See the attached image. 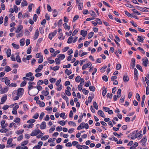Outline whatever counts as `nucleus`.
Here are the masks:
<instances>
[{
  "label": "nucleus",
  "instance_id": "473e14b6",
  "mask_svg": "<svg viewBox=\"0 0 149 149\" xmlns=\"http://www.w3.org/2000/svg\"><path fill=\"white\" fill-rule=\"evenodd\" d=\"M12 45L13 47H14V48L16 49H19V45H16L14 43H13L12 44Z\"/></svg>",
  "mask_w": 149,
  "mask_h": 149
},
{
  "label": "nucleus",
  "instance_id": "6e6d98bb",
  "mask_svg": "<svg viewBox=\"0 0 149 149\" xmlns=\"http://www.w3.org/2000/svg\"><path fill=\"white\" fill-rule=\"evenodd\" d=\"M33 75V74L32 72H29L27 73L26 74V77H29L32 76Z\"/></svg>",
  "mask_w": 149,
  "mask_h": 149
},
{
  "label": "nucleus",
  "instance_id": "4c0bfd02",
  "mask_svg": "<svg viewBox=\"0 0 149 149\" xmlns=\"http://www.w3.org/2000/svg\"><path fill=\"white\" fill-rule=\"evenodd\" d=\"M55 61L56 64L59 65L60 64L61 60L58 58H56L55 59Z\"/></svg>",
  "mask_w": 149,
  "mask_h": 149
},
{
  "label": "nucleus",
  "instance_id": "7c9ffc66",
  "mask_svg": "<svg viewBox=\"0 0 149 149\" xmlns=\"http://www.w3.org/2000/svg\"><path fill=\"white\" fill-rule=\"evenodd\" d=\"M11 70V69L8 66H6L5 67V69L4 71L8 72L10 71Z\"/></svg>",
  "mask_w": 149,
  "mask_h": 149
},
{
  "label": "nucleus",
  "instance_id": "412c9836",
  "mask_svg": "<svg viewBox=\"0 0 149 149\" xmlns=\"http://www.w3.org/2000/svg\"><path fill=\"white\" fill-rule=\"evenodd\" d=\"M138 38L137 39V40L139 42H143V41L144 39L143 38L140 36H138Z\"/></svg>",
  "mask_w": 149,
  "mask_h": 149
},
{
  "label": "nucleus",
  "instance_id": "9d476101",
  "mask_svg": "<svg viewBox=\"0 0 149 149\" xmlns=\"http://www.w3.org/2000/svg\"><path fill=\"white\" fill-rule=\"evenodd\" d=\"M46 127V123L45 121L42 122L40 126V128L41 130L44 129Z\"/></svg>",
  "mask_w": 149,
  "mask_h": 149
},
{
  "label": "nucleus",
  "instance_id": "bf43d9fd",
  "mask_svg": "<svg viewBox=\"0 0 149 149\" xmlns=\"http://www.w3.org/2000/svg\"><path fill=\"white\" fill-rule=\"evenodd\" d=\"M95 21L97 24H101L102 22L101 20L99 18H97L95 20Z\"/></svg>",
  "mask_w": 149,
  "mask_h": 149
},
{
  "label": "nucleus",
  "instance_id": "8fccbe9b",
  "mask_svg": "<svg viewBox=\"0 0 149 149\" xmlns=\"http://www.w3.org/2000/svg\"><path fill=\"white\" fill-rule=\"evenodd\" d=\"M44 83V81L42 80H39L37 82V84L38 85H42Z\"/></svg>",
  "mask_w": 149,
  "mask_h": 149
},
{
  "label": "nucleus",
  "instance_id": "5fc2aeb1",
  "mask_svg": "<svg viewBox=\"0 0 149 149\" xmlns=\"http://www.w3.org/2000/svg\"><path fill=\"white\" fill-rule=\"evenodd\" d=\"M58 123L60 124L61 125L63 126L65 125V123L63 120H61L58 122Z\"/></svg>",
  "mask_w": 149,
  "mask_h": 149
},
{
  "label": "nucleus",
  "instance_id": "c756f323",
  "mask_svg": "<svg viewBox=\"0 0 149 149\" xmlns=\"http://www.w3.org/2000/svg\"><path fill=\"white\" fill-rule=\"evenodd\" d=\"M68 124L69 125H72L74 127L76 126V123L73 121H70L68 122Z\"/></svg>",
  "mask_w": 149,
  "mask_h": 149
},
{
  "label": "nucleus",
  "instance_id": "4468645a",
  "mask_svg": "<svg viewBox=\"0 0 149 149\" xmlns=\"http://www.w3.org/2000/svg\"><path fill=\"white\" fill-rule=\"evenodd\" d=\"M8 90V88L7 87H5L3 89H1V90L0 93L1 94H3L6 92Z\"/></svg>",
  "mask_w": 149,
  "mask_h": 149
},
{
  "label": "nucleus",
  "instance_id": "9b49d317",
  "mask_svg": "<svg viewBox=\"0 0 149 149\" xmlns=\"http://www.w3.org/2000/svg\"><path fill=\"white\" fill-rule=\"evenodd\" d=\"M7 77L4 78L2 79V81H5V84L7 85H10V81L8 79H7Z\"/></svg>",
  "mask_w": 149,
  "mask_h": 149
},
{
  "label": "nucleus",
  "instance_id": "f3484780",
  "mask_svg": "<svg viewBox=\"0 0 149 149\" xmlns=\"http://www.w3.org/2000/svg\"><path fill=\"white\" fill-rule=\"evenodd\" d=\"M97 113L99 116H100L101 117H102L103 118H104V113L101 110H99L98 111Z\"/></svg>",
  "mask_w": 149,
  "mask_h": 149
},
{
  "label": "nucleus",
  "instance_id": "2f4dec72",
  "mask_svg": "<svg viewBox=\"0 0 149 149\" xmlns=\"http://www.w3.org/2000/svg\"><path fill=\"white\" fill-rule=\"evenodd\" d=\"M94 32H91L89 33L88 35V39L91 38L93 36Z\"/></svg>",
  "mask_w": 149,
  "mask_h": 149
},
{
  "label": "nucleus",
  "instance_id": "e2e57ef3",
  "mask_svg": "<svg viewBox=\"0 0 149 149\" xmlns=\"http://www.w3.org/2000/svg\"><path fill=\"white\" fill-rule=\"evenodd\" d=\"M34 76L30 77L29 78H26V81H33L34 79Z\"/></svg>",
  "mask_w": 149,
  "mask_h": 149
},
{
  "label": "nucleus",
  "instance_id": "a211bd4d",
  "mask_svg": "<svg viewBox=\"0 0 149 149\" xmlns=\"http://www.w3.org/2000/svg\"><path fill=\"white\" fill-rule=\"evenodd\" d=\"M135 59L134 58H132L131 60V66L132 68H133L135 65Z\"/></svg>",
  "mask_w": 149,
  "mask_h": 149
},
{
  "label": "nucleus",
  "instance_id": "b1692460",
  "mask_svg": "<svg viewBox=\"0 0 149 149\" xmlns=\"http://www.w3.org/2000/svg\"><path fill=\"white\" fill-rule=\"evenodd\" d=\"M57 57L60 59L63 60L65 58V56L63 54H59L58 55Z\"/></svg>",
  "mask_w": 149,
  "mask_h": 149
},
{
  "label": "nucleus",
  "instance_id": "680f3d73",
  "mask_svg": "<svg viewBox=\"0 0 149 149\" xmlns=\"http://www.w3.org/2000/svg\"><path fill=\"white\" fill-rule=\"evenodd\" d=\"M44 115L45 113L44 112H42L41 113L39 117V119L40 120H42V119L43 118Z\"/></svg>",
  "mask_w": 149,
  "mask_h": 149
},
{
  "label": "nucleus",
  "instance_id": "864d4df0",
  "mask_svg": "<svg viewBox=\"0 0 149 149\" xmlns=\"http://www.w3.org/2000/svg\"><path fill=\"white\" fill-rule=\"evenodd\" d=\"M62 97L63 99L66 101V102L67 103L68 100V97H67L65 94L63 95H62Z\"/></svg>",
  "mask_w": 149,
  "mask_h": 149
},
{
  "label": "nucleus",
  "instance_id": "0e129e2a",
  "mask_svg": "<svg viewBox=\"0 0 149 149\" xmlns=\"http://www.w3.org/2000/svg\"><path fill=\"white\" fill-rule=\"evenodd\" d=\"M102 78L103 80L105 81H108V77L107 76H103L102 77Z\"/></svg>",
  "mask_w": 149,
  "mask_h": 149
},
{
  "label": "nucleus",
  "instance_id": "aec40b11",
  "mask_svg": "<svg viewBox=\"0 0 149 149\" xmlns=\"http://www.w3.org/2000/svg\"><path fill=\"white\" fill-rule=\"evenodd\" d=\"M5 123V120H2L1 123V125L2 128H5L7 127V125H4Z\"/></svg>",
  "mask_w": 149,
  "mask_h": 149
},
{
  "label": "nucleus",
  "instance_id": "13d9d810",
  "mask_svg": "<svg viewBox=\"0 0 149 149\" xmlns=\"http://www.w3.org/2000/svg\"><path fill=\"white\" fill-rule=\"evenodd\" d=\"M78 6L79 8H80L81 9L83 7L82 2L81 3H80L78 4Z\"/></svg>",
  "mask_w": 149,
  "mask_h": 149
},
{
  "label": "nucleus",
  "instance_id": "a18cd8bd",
  "mask_svg": "<svg viewBox=\"0 0 149 149\" xmlns=\"http://www.w3.org/2000/svg\"><path fill=\"white\" fill-rule=\"evenodd\" d=\"M20 121V119L18 118H16L13 121L16 123H19Z\"/></svg>",
  "mask_w": 149,
  "mask_h": 149
},
{
  "label": "nucleus",
  "instance_id": "37998d69",
  "mask_svg": "<svg viewBox=\"0 0 149 149\" xmlns=\"http://www.w3.org/2000/svg\"><path fill=\"white\" fill-rule=\"evenodd\" d=\"M65 73L68 75H69L72 73V72L68 69H66L65 70Z\"/></svg>",
  "mask_w": 149,
  "mask_h": 149
},
{
  "label": "nucleus",
  "instance_id": "603ef678",
  "mask_svg": "<svg viewBox=\"0 0 149 149\" xmlns=\"http://www.w3.org/2000/svg\"><path fill=\"white\" fill-rule=\"evenodd\" d=\"M16 59L17 61L18 62L20 63L21 62L20 58L19 56L17 55L16 56Z\"/></svg>",
  "mask_w": 149,
  "mask_h": 149
},
{
  "label": "nucleus",
  "instance_id": "09e8293b",
  "mask_svg": "<svg viewBox=\"0 0 149 149\" xmlns=\"http://www.w3.org/2000/svg\"><path fill=\"white\" fill-rule=\"evenodd\" d=\"M89 89L91 91H94L95 90V87L93 86H91L89 87Z\"/></svg>",
  "mask_w": 149,
  "mask_h": 149
},
{
  "label": "nucleus",
  "instance_id": "69168bd1",
  "mask_svg": "<svg viewBox=\"0 0 149 149\" xmlns=\"http://www.w3.org/2000/svg\"><path fill=\"white\" fill-rule=\"evenodd\" d=\"M31 47H29V48L27 50V53L28 54H30L31 53Z\"/></svg>",
  "mask_w": 149,
  "mask_h": 149
},
{
  "label": "nucleus",
  "instance_id": "20e7f679",
  "mask_svg": "<svg viewBox=\"0 0 149 149\" xmlns=\"http://www.w3.org/2000/svg\"><path fill=\"white\" fill-rule=\"evenodd\" d=\"M29 86L28 87V88L29 90V91L31 89H32L33 88H34L33 86L35 85V83L33 81H29L28 83Z\"/></svg>",
  "mask_w": 149,
  "mask_h": 149
},
{
  "label": "nucleus",
  "instance_id": "0eeeda50",
  "mask_svg": "<svg viewBox=\"0 0 149 149\" xmlns=\"http://www.w3.org/2000/svg\"><path fill=\"white\" fill-rule=\"evenodd\" d=\"M92 66V64L91 62H88L86 64H84L82 67V70H85L87 68L91 67Z\"/></svg>",
  "mask_w": 149,
  "mask_h": 149
},
{
  "label": "nucleus",
  "instance_id": "1a4fd4ad",
  "mask_svg": "<svg viewBox=\"0 0 149 149\" xmlns=\"http://www.w3.org/2000/svg\"><path fill=\"white\" fill-rule=\"evenodd\" d=\"M43 66L42 65H39L38 67L35 70V72L36 73H38L41 71L42 69L43 68Z\"/></svg>",
  "mask_w": 149,
  "mask_h": 149
},
{
  "label": "nucleus",
  "instance_id": "338daca9",
  "mask_svg": "<svg viewBox=\"0 0 149 149\" xmlns=\"http://www.w3.org/2000/svg\"><path fill=\"white\" fill-rule=\"evenodd\" d=\"M136 67L138 69L140 70L141 72H143V70L142 69V67L140 65L138 64L137 65Z\"/></svg>",
  "mask_w": 149,
  "mask_h": 149
},
{
  "label": "nucleus",
  "instance_id": "4d7b16f0",
  "mask_svg": "<svg viewBox=\"0 0 149 149\" xmlns=\"http://www.w3.org/2000/svg\"><path fill=\"white\" fill-rule=\"evenodd\" d=\"M43 56H41L40 58L39 59L38 62L39 63H42L43 61Z\"/></svg>",
  "mask_w": 149,
  "mask_h": 149
},
{
  "label": "nucleus",
  "instance_id": "39448f33",
  "mask_svg": "<svg viewBox=\"0 0 149 149\" xmlns=\"http://www.w3.org/2000/svg\"><path fill=\"white\" fill-rule=\"evenodd\" d=\"M143 61V65L145 67H146L147 66L148 64V59L147 57H145L144 58L142 59Z\"/></svg>",
  "mask_w": 149,
  "mask_h": 149
},
{
  "label": "nucleus",
  "instance_id": "dca6fc26",
  "mask_svg": "<svg viewBox=\"0 0 149 149\" xmlns=\"http://www.w3.org/2000/svg\"><path fill=\"white\" fill-rule=\"evenodd\" d=\"M129 80V78L127 75H124L123 77V81L125 82H127Z\"/></svg>",
  "mask_w": 149,
  "mask_h": 149
},
{
  "label": "nucleus",
  "instance_id": "a19ab883",
  "mask_svg": "<svg viewBox=\"0 0 149 149\" xmlns=\"http://www.w3.org/2000/svg\"><path fill=\"white\" fill-rule=\"evenodd\" d=\"M147 139L146 136L144 137L142 139L141 141V142H143L142 143V145H144L143 143H145L147 141Z\"/></svg>",
  "mask_w": 149,
  "mask_h": 149
},
{
  "label": "nucleus",
  "instance_id": "393cba45",
  "mask_svg": "<svg viewBox=\"0 0 149 149\" xmlns=\"http://www.w3.org/2000/svg\"><path fill=\"white\" fill-rule=\"evenodd\" d=\"M8 131V129L5 128H2L0 130V132L2 133H6Z\"/></svg>",
  "mask_w": 149,
  "mask_h": 149
},
{
  "label": "nucleus",
  "instance_id": "774afa93",
  "mask_svg": "<svg viewBox=\"0 0 149 149\" xmlns=\"http://www.w3.org/2000/svg\"><path fill=\"white\" fill-rule=\"evenodd\" d=\"M35 119H31L27 121V123H34L35 121Z\"/></svg>",
  "mask_w": 149,
  "mask_h": 149
},
{
  "label": "nucleus",
  "instance_id": "ea45409f",
  "mask_svg": "<svg viewBox=\"0 0 149 149\" xmlns=\"http://www.w3.org/2000/svg\"><path fill=\"white\" fill-rule=\"evenodd\" d=\"M121 89L120 88H119L118 89L117 91V97H119L121 96Z\"/></svg>",
  "mask_w": 149,
  "mask_h": 149
},
{
  "label": "nucleus",
  "instance_id": "2eb2a0df",
  "mask_svg": "<svg viewBox=\"0 0 149 149\" xmlns=\"http://www.w3.org/2000/svg\"><path fill=\"white\" fill-rule=\"evenodd\" d=\"M87 33V32L86 31L84 30H82L81 31V35H82L83 37H85Z\"/></svg>",
  "mask_w": 149,
  "mask_h": 149
},
{
  "label": "nucleus",
  "instance_id": "72a5a7b5",
  "mask_svg": "<svg viewBox=\"0 0 149 149\" xmlns=\"http://www.w3.org/2000/svg\"><path fill=\"white\" fill-rule=\"evenodd\" d=\"M20 45L21 46H23L24 44V39H22L20 40Z\"/></svg>",
  "mask_w": 149,
  "mask_h": 149
},
{
  "label": "nucleus",
  "instance_id": "79ce46f5",
  "mask_svg": "<svg viewBox=\"0 0 149 149\" xmlns=\"http://www.w3.org/2000/svg\"><path fill=\"white\" fill-rule=\"evenodd\" d=\"M53 10V16L54 17H56L57 16L58 14V12L56 10Z\"/></svg>",
  "mask_w": 149,
  "mask_h": 149
},
{
  "label": "nucleus",
  "instance_id": "49530a36",
  "mask_svg": "<svg viewBox=\"0 0 149 149\" xmlns=\"http://www.w3.org/2000/svg\"><path fill=\"white\" fill-rule=\"evenodd\" d=\"M28 4V3H27V2L26 1H24V2H22V3H21V6H26Z\"/></svg>",
  "mask_w": 149,
  "mask_h": 149
},
{
  "label": "nucleus",
  "instance_id": "f704fd0d",
  "mask_svg": "<svg viewBox=\"0 0 149 149\" xmlns=\"http://www.w3.org/2000/svg\"><path fill=\"white\" fill-rule=\"evenodd\" d=\"M107 68V66L105 65L102 68L100 69V71L102 73H103L105 72V69Z\"/></svg>",
  "mask_w": 149,
  "mask_h": 149
},
{
  "label": "nucleus",
  "instance_id": "f03ea898",
  "mask_svg": "<svg viewBox=\"0 0 149 149\" xmlns=\"http://www.w3.org/2000/svg\"><path fill=\"white\" fill-rule=\"evenodd\" d=\"M39 133H40V134H42L41 131L40 130L38 129H37L32 131L30 135L31 136H35L37 135Z\"/></svg>",
  "mask_w": 149,
  "mask_h": 149
},
{
  "label": "nucleus",
  "instance_id": "7ed1b4c3",
  "mask_svg": "<svg viewBox=\"0 0 149 149\" xmlns=\"http://www.w3.org/2000/svg\"><path fill=\"white\" fill-rule=\"evenodd\" d=\"M28 93L30 95L34 96L38 93V91H37V90L35 89L32 90L30 92L29 91Z\"/></svg>",
  "mask_w": 149,
  "mask_h": 149
},
{
  "label": "nucleus",
  "instance_id": "f8f14e48",
  "mask_svg": "<svg viewBox=\"0 0 149 149\" xmlns=\"http://www.w3.org/2000/svg\"><path fill=\"white\" fill-rule=\"evenodd\" d=\"M23 26L21 25H19L16 29L15 32L17 33H19L21 30L23 28Z\"/></svg>",
  "mask_w": 149,
  "mask_h": 149
},
{
  "label": "nucleus",
  "instance_id": "de8ad7c7",
  "mask_svg": "<svg viewBox=\"0 0 149 149\" xmlns=\"http://www.w3.org/2000/svg\"><path fill=\"white\" fill-rule=\"evenodd\" d=\"M17 86L16 84L15 83H12L11 84H10L9 86V87H15Z\"/></svg>",
  "mask_w": 149,
  "mask_h": 149
},
{
  "label": "nucleus",
  "instance_id": "ddd939ff",
  "mask_svg": "<svg viewBox=\"0 0 149 149\" xmlns=\"http://www.w3.org/2000/svg\"><path fill=\"white\" fill-rule=\"evenodd\" d=\"M39 31L38 29L36 30L35 34L34 36V40L36 39L38 37L39 35Z\"/></svg>",
  "mask_w": 149,
  "mask_h": 149
},
{
  "label": "nucleus",
  "instance_id": "6ab92c4d",
  "mask_svg": "<svg viewBox=\"0 0 149 149\" xmlns=\"http://www.w3.org/2000/svg\"><path fill=\"white\" fill-rule=\"evenodd\" d=\"M7 99V96L4 97L3 96L2 97L1 99V104H3L6 100Z\"/></svg>",
  "mask_w": 149,
  "mask_h": 149
},
{
  "label": "nucleus",
  "instance_id": "cd10ccee",
  "mask_svg": "<svg viewBox=\"0 0 149 149\" xmlns=\"http://www.w3.org/2000/svg\"><path fill=\"white\" fill-rule=\"evenodd\" d=\"M33 124H31L29 125H23V127L24 128L27 127L28 128H32L33 126Z\"/></svg>",
  "mask_w": 149,
  "mask_h": 149
},
{
  "label": "nucleus",
  "instance_id": "a878e982",
  "mask_svg": "<svg viewBox=\"0 0 149 149\" xmlns=\"http://www.w3.org/2000/svg\"><path fill=\"white\" fill-rule=\"evenodd\" d=\"M73 38L72 36H70V37H69V38H68V40L67 41V42L68 43H72V40H73Z\"/></svg>",
  "mask_w": 149,
  "mask_h": 149
},
{
  "label": "nucleus",
  "instance_id": "58836bf2",
  "mask_svg": "<svg viewBox=\"0 0 149 149\" xmlns=\"http://www.w3.org/2000/svg\"><path fill=\"white\" fill-rule=\"evenodd\" d=\"M81 78L80 76H78L75 78V81L77 82H79L80 81Z\"/></svg>",
  "mask_w": 149,
  "mask_h": 149
},
{
  "label": "nucleus",
  "instance_id": "3c124183",
  "mask_svg": "<svg viewBox=\"0 0 149 149\" xmlns=\"http://www.w3.org/2000/svg\"><path fill=\"white\" fill-rule=\"evenodd\" d=\"M59 66H58V65H57V66H55V67H54L53 68H52V69L54 71H55L58 70H59Z\"/></svg>",
  "mask_w": 149,
  "mask_h": 149
},
{
  "label": "nucleus",
  "instance_id": "c03bdc74",
  "mask_svg": "<svg viewBox=\"0 0 149 149\" xmlns=\"http://www.w3.org/2000/svg\"><path fill=\"white\" fill-rule=\"evenodd\" d=\"M82 91L83 93L86 95L88 94L89 93V91L86 90L85 88H83Z\"/></svg>",
  "mask_w": 149,
  "mask_h": 149
},
{
  "label": "nucleus",
  "instance_id": "5701e85b",
  "mask_svg": "<svg viewBox=\"0 0 149 149\" xmlns=\"http://www.w3.org/2000/svg\"><path fill=\"white\" fill-rule=\"evenodd\" d=\"M34 88H37V91H38V92L39 91H41L42 88L41 86L40 85H38L36 86H35Z\"/></svg>",
  "mask_w": 149,
  "mask_h": 149
},
{
  "label": "nucleus",
  "instance_id": "f257e3e1",
  "mask_svg": "<svg viewBox=\"0 0 149 149\" xmlns=\"http://www.w3.org/2000/svg\"><path fill=\"white\" fill-rule=\"evenodd\" d=\"M24 92V89L22 88H19L17 91H14L12 93L13 96H14V95L17 93V96L13 97V100H18L19 97H21Z\"/></svg>",
  "mask_w": 149,
  "mask_h": 149
},
{
  "label": "nucleus",
  "instance_id": "c85d7f7f",
  "mask_svg": "<svg viewBox=\"0 0 149 149\" xmlns=\"http://www.w3.org/2000/svg\"><path fill=\"white\" fill-rule=\"evenodd\" d=\"M49 137L48 135L44 136L41 138V139L43 141H45Z\"/></svg>",
  "mask_w": 149,
  "mask_h": 149
},
{
  "label": "nucleus",
  "instance_id": "bb28decb",
  "mask_svg": "<svg viewBox=\"0 0 149 149\" xmlns=\"http://www.w3.org/2000/svg\"><path fill=\"white\" fill-rule=\"evenodd\" d=\"M42 95H44L45 96H47L49 95V92L47 91H42Z\"/></svg>",
  "mask_w": 149,
  "mask_h": 149
},
{
  "label": "nucleus",
  "instance_id": "423d86ee",
  "mask_svg": "<svg viewBox=\"0 0 149 149\" xmlns=\"http://www.w3.org/2000/svg\"><path fill=\"white\" fill-rule=\"evenodd\" d=\"M57 33V31L55 30L53 32L50 33L49 35V38L52 40V38L55 36Z\"/></svg>",
  "mask_w": 149,
  "mask_h": 149
},
{
  "label": "nucleus",
  "instance_id": "052dcab7",
  "mask_svg": "<svg viewBox=\"0 0 149 149\" xmlns=\"http://www.w3.org/2000/svg\"><path fill=\"white\" fill-rule=\"evenodd\" d=\"M89 13L92 16L95 17L96 16L95 13L93 11H90Z\"/></svg>",
  "mask_w": 149,
  "mask_h": 149
},
{
  "label": "nucleus",
  "instance_id": "6e6552de",
  "mask_svg": "<svg viewBox=\"0 0 149 149\" xmlns=\"http://www.w3.org/2000/svg\"><path fill=\"white\" fill-rule=\"evenodd\" d=\"M134 79L136 81H137L138 79V73L137 70L136 68L134 69Z\"/></svg>",
  "mask_w": 149,
  "mask_h": 149
},
{
  "label": "nucleus",
  "instance_id": "e433bc0d",
  "mask_svg": "<svg viewBox=\"0 0 149 149\" xmlns=\"http://www.w3.org/2000/svg\"><path fill=\"white\" fill-rule=\"evenodd\" d=\"M93 105L95 109L97 110L98 109V106L95 102H93Z\"/></svg>",
  "mask_w": 149,
  "mask_h": 149
},
{
  "label": "nucleus",
  "instance_id": "4be33fe9",
  "mask_svg": "<svg viewBox=\"0 0 149 149\" xmlns=\"http://www.w3.org/2000/svg\"><path fill=\"white\" fill-rule=\"evenodd\" d=\"M11 52L10 49H8L6 52L7 56L8 57L10 56L11 55Z\"/></svg>",
  "mask_w": 149,
  "mask_h": 149
},
{
  "label": "nucleus",
  "instance_id": "c9c22d12",
  "mask_svg": "<svg viewBox=\"0 0 149 149\" xmlns=\"http://www.w3.org/2000/svg\"><path fill=\"white\" fill-rule=\"evenodd\" d=\"M23 132H24V130L21 129V130H20L17 131L16 132V133L18 135H19V134H20L22 133H23Z\"/></svg>",
  "mask_w": 149,
  "mask_h": 149
}]
</instances>
